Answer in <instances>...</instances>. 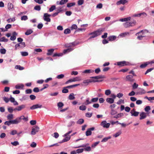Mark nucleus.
I'll list each match as a JSON object with an SVG mask.
<instances>
[{"mask_svg": "<svg viewBox=\"0 0 154 154\" xmlns=\"http://www.w3.org/2000/svg\"><path fill=\"white\" fill-rule=\"evenodd\" d=\"M104 31V29L102 28H100L97 31L92 32L89 34V35H91L89 38V39L96 37L100 35L102 32Z\"/></svg>", "mask_w": 154, "mask_h": 154, "instance_id": "f257e3e1", "label": "nucleus"}, {"mask_svg": "<svg viewBox=\"0 0 154 154\" xmlns=\"http://www.w3.org/2000/svg\"><path fill=\"white\" fill-rule=\"evenodd\" d=\"M136 23V22L135 20H134L130 22H127L124 24V26L125 28H128L135 26Z\"/></svg>", "mask_w": 154, "mask_h": 154, "instance_id": "f03ea898", "label": "nucleus"}, {"mask_svg": "<svg viewBox=\"0 0 154 154\" xmlns=\"http://www.w3.org/2000/svg\"><path fill=\"white\" fill-rule=\"evenodd\" d=\"M39 130V128L37 126H35L32 128L31 134L32 135H35L36 133L38 132Z\"/></svg>", "mask_w": 154, "mask_h": 154, "instance_id": "7ed1b4c3", "label": "nucleus"}, {"mask_svg": "<svg viewBox=\"0 0 154 154\" xmlns=\"http://www.w3.org/2000/svg\"><path fill=\"white\" fill-rule=\"evenodd\" d=\"M117 65L121 66H123L129 65H130V64L128 62L122 61L117 62Z\"/></svg>", "mask_w": 154, "mask_h": 154, "instance_id": "20e7f679", "label": "nucleus"}, {"mask_svg": "<svg viewBox=\"0 0 154 154\" xmlns=\"http://www.w3.org/2000/svg\"><path fill=\"white\" fill-rule=\"evenodd\" d=\"M81 80L80 78L79 77H77L75 78H74L72 79H70L68 81H67L66 83V84H67L69 82H74L76 81H79Z\"/></svg>", "mask_w": 154, "mask_h": 154, "instance_id": "39448f33", "label": "nucleus"}, {"mask_svg": "<svg viewBox=\"0 0 154 154\" xmlns=\"http://www.w3.org/2000/svg\"><path fill=\"white\" fill-rule=\"evenodd\" d=\"M25 46V44L24 42H20L15 45V50H16L18 47L20 48H23Z\"/></svg>", "mask_w": 154, "mask_h": 154, "instance_id": "423d86ee", "label": "nucleus"}, {"mask_svg": "<svg viewBox=\"0 0 154 154\" xmlns=\"http://www.w3.org/2000/svg\"><path fill=\"white\" fill-rule=\"evenodd\" d=\"M110 124L109 123H107L106 121H103L101 123V125L103 126V128H108L110 125Z\"/></svg>", "mask_w": 154, "mask_h": 154, "instance_id": "0eeeda50", "label": "nucleus"}, {"mask_svg": "<svg viewBox=\"0 0 154 154\" xmlns=\"http://www.w3.org/2000/svg\"><path fill=\"white\" fill-rule=\"evenodd\" d=\"M95 129L94 127H92L88 129L86 132V136H90L91 134V131H94Z\"/></svg>", "mask_w": 154, "mask_h": 154, "instance_id": "6e6552de", "label": "nucleus"}, {"mask_svg": "<svg viewBox=\"0 0 154 154\" xmlns=\"http://www.w3.org/2000/svg\"><path fill=\"white\" fill-rule=\"evenodd\" d=\"M43 19L45 21L47 22H50L51 19L49 17V16L48 13H45L44 14Z\"/></svg>", "mask_w": 154, "mask_h": 154, "instance_id": "1a4fd4ad", "label": "nucleus"}, {"mask_svg": "<svg viewBox=\"0 0 154 154\" xmlns=\"http://www.w3.org/2000/svg\"><path fill=\"white\" fill-rule=\"evenodd\" d=\"M130 112L131 114V116H138L139 113V112L136 111L134 109H132L131 111Z\"/></svg>", "mask_w": 154, "mask_h": 154, "instance_id": "9d476101", "label": "nucleus"}, {"mask_svg": "<svg viewBox=\"0 0 154 154\" xmlns=\"http://www.w3.org/2000/svg\"><path fill=\"white\" fill-rule=\"evenodd\" d=\"M42 105L37 104L33 105L32 106L30 107V109H31L33 110L36 109L41 108L42 107Z\"/></svg>", "mask_w": 154, "mask_h": 154, "instance_id": "9b49d317", "label": "nucleus"}, {"mask_svg": "<svg viewBox=\"0 0 154 154\" xmlns=\"http://www.w3.org/2000/svg\"><path fill=\"white\" fill-rule=\"evenodd\" d=\"M25 105H22L17 106L16 108L14 109V110H17L18 111H20L25 108Z\"/></svg>", "mask_w": 154, "mask_h": 154, "instance_id": "f8f14e48", "label": "nucleus"}, {"mask_svg": "<svg viewBox=\"0 0 154 154\" xmlns=\"http://www.w3.org/2000/svg\"><path fill=\"white\" fill-rule=\"evenodd\" d=\"M140 120H142L143 119L145 118L147 116L146 113L144 112H141L140 115Z\"/></svg>", "mask_w": 154, "mask_h": 154, "instance_id": "ddd939ff", "label": "nucleus"}, {"mask_svg": "<svg viewBox=\"0 0 154 154\" xmlns=\"http://www.w3.org/2000/svg\"><path fill=\"white\" fill-rule=\"evenodd\" d=\"M116 38V36L111 35L108 37V39L109 41L112 42L115 40Z\"/></svg>", "mask_w": 154, "mask_h": 154, "instance_id": "4468645a", "label": "nucleus"}, {"mask_svg": "<svg viewBox=\"0 0 154 154\" xmlns=\"http://www.w3.org/2000/svg\"><path fill=\"white\" fill-rule=\"evenodd\" d=\"M11 121L12 124H17L20 122V119H19V118H16L15 120H11Z\"/></svg>", "mask_w": 154, "mask_h": 154, "instance_id": "2eb2a0df", "label": "nucleus"}, {"mask_svg": "<svg viewBox=\"0 0 154 154\" xmlns=\"http://www.w3.org/2000/svg\"><path fill=\"white\" fill-rule=\"evenodd\" d=\"M65 138L62 141L59 142L60 143H63L67 142L69 141L70 139L71 136H68L65 137Z\"/></svg>", "mask_w": 154, "mask_h": 154, "instance_id": "dca6fc26", "label": "nucleus"}, {"mask_svg": "<svg viewBox=\"0 0 154 154\" xmlns=\"http://www.w3.org/2000/svg\"><path fill=\"white\" fill-rule=\"evenodd\" d=\"M91 79H103L105 78V77L104 75H99L97 76H94L91 78Z\"/></svg>", "mask_w": 154, "mask_h": 154, "instance_id": "f3484780", "label": "nucleus"}, {"mask_svg": "<svg viewBox=\"0 0 154 154\" xmlns=\"http://www.w3.org/2000/svg\"><path fill=\"white\" fill-rule=\"evenodd\" d=\"M150 63L149 62H146V63H144L141 64L140 66V68H144L146 67L147 65H148Z\"/></svg>", "mask_w": 154, "mask_h": 154, "instance_id": "a211bd4d", "label": "nucleus"}, {"mask_svg": "<svg viewBox=\"0 0 154 154\" xmlns=\"http://www.w3.org/2000/svg\"><path fill=\"white\" fill-rule=\"evenodd\" d=\"M106 101L110 104L114 102V100L112 98H108L106 99Z\"/></svg>", "mask_w": 154, "mask_h": 154, "instance_id": "6ab92c4d", "label": "nucleus"}, {"mask_svg": "<svg viewBox=\"0 0 154 154\" xmlns=\"http://www.w3.org/2000/svg\"><path fill=\"white\" fill-rule=\"evenodd\" d=\"M54 51V49H51L48 50V52L47 53V55L48 56L51 55L53 53Z\"/></svg>", "mask_w": 154, "mask_h": 154, "instance_id": "aec40b11", "label": "nucleus"}, {"mask_svg": "<svg viewBox=\"0 0 154 154\" xmlns=\"http://www.w3.org/2000/svg\"><path fill=\"white\" fill-rule=\"evenodd\" d=\"M68 2V0H61L58 3V2H57V5H63Z\"/></svg>", "mask_w": 154, "mask_h": 154, "instance_id": "412c9836", "label": "nucleus"}, {"mask_svg": "<svg viewBox=\"0 0 154 154\" xmlns=\"http://www.w3.org/2000/svg\"><path fill=\"white\" fill-rule=\"evenodd\" d=\"M68 98L70 100H74L75 99V97L74 96V94L73 93L70 94L69 95Z\"/></svg>", "mask_w": 154, "mask_h": 154, "instance_id": "4be33fe9", "label": "nucleus"}, {"mask_svg": "<svg viewBox=\"0 0 154 154\" xmlns=\"http://www.w3.org/2000/svg\"><path fill=\"white\" fill-rule=\"evenodd\" d=\"M8 8L9 10H11L13 8L14 6L13 4L11 3H9L8 4Z\"/></svg>", "mask_w": 154, "mask_h": 154, "instance_id": "5701e85b", "label": "nucleus"}, {"mask_svg": "<svg viewBox=\"0 0 154 154\" xmlns=\"http://www.w3.org/2000/svg\"><path fill=\"white\" fill-rule=\"evenodd\" d=\"M127 2L126 0H121L117 2V4L118 5H119L121 4H124Z\"/></svg>", "mask_w": 154, "mask_h": 154, "instance_id": "b1692460", "label": "nucleus"}, {"mask_svg": "<svg viewBox=\"0 0 154 154\" xmlns=\"http://www.w3.org/2000/svg\"><path fill=\"white\" fill-rule=\"evenodd\" d=\"M131 19V17H129L127 18L121 19H120L119 20L121 22L127 21L128 20H130Z\"/></svg>", "mask_w": 154, "mask_h": 154, "instance_id": "393cba45", "label": "nucleus"}, {"mask_svg": "<svg viewBox=\"0 0 154 154\" xmlns=\"http://www.w3.org/2000/svg\"><path fill=\"white\" fill-rule=\"evenodd\" d=\"M75 2L69 3L67 4L66 6L68 8H70L75 6Z\"/></svg>", "mask_w": 154, "mask_h": 154, "instance_id": "a878e982", "label": "nucleus"}, {"mask_svg": "<svg viewBox=\"0 0 154 154\" xmlns=\"http://www.w3.org/2000/svg\"><path fill=\"white\" fill-rule=\"evenodd\" d=\"M80 85L79 84H75L72 85L68 86L66 87V88H72L74 87Z\"/></svg>", "mask_w": 154, "mask_h": 154, "instance_id": "bb28decb", "label": "nucleus"}, {"mask_svg": "<svg viewBox=\"0 0 154 154\" xmlns=\"http://www.w3.org/2000/svg\"><path fill=\"white\" fill-rule=\"evenodd\" d=\"M133 76L132 75H128L126 77V79L127 80L132 81H133Z\"/></svg>", "mask_w": 154, "mask_h": 154, "instance_id": "cd10ccee", "label": "nucleus"}, {"mask_svg": "<svg viewBox=\"0 0 154 154\" xmlns=\"http://www.w3.org/2000/svg\"><path fill=\"white\" fill-rule=\"evenodd\" d=\"M111 138V136H109L107 137L104 138L103 139V140L101 141V142H106L109 139H110Z\"/></svg>", "mask_w": 154, "mask_h": 154, "instance_id": "c85d7f7f", "label": "nucleus"}, {"mask_svg": "<svg viewBox=\"0 0 154 154\" xmlns=\"http://www.w3.org/2000/svg\"><path fill=\"white\" fill-rule=\"evenodd\" d=\"M7 119L8 120H11L13 118V115L12 114H9L7 116Z\"/></svg>", "mask_w": 154, "mask_h": 154, "instance_id": "c756f323", "label": "nucleus"}, {"mask_svg": "<svg viewBox=\"0 0 154 154\" xmlns=\"http://www.w3.org/2000/svg\"><path fill=\"white\" fill-rule=\"evenodd\" d=\"M72 50H73V49L72 48H69L66 49H65V50H63V53L64 54H66L67 52H69L71 51H72Z\"/></svg>", "mask_w": 154, "mask_h": 154, "instance_id": "7c9ffc66", "label": "nucleus"}, {"mask_svg": "<svg viewBox=\"0 0 154 154\" xmlns=\"http://www.w3.org/2000/svg\"><path fill=\"white\" fill-rule=\"evenodd\" d=\"M87 81V82L88 83H89L91 82H98V81H99V80H97L91 79L88 80Z\"/></svg>", "mask_w": 154, "mask_h": 154, "instance_id": "2f4dec72", "label": "nucleus"}, {"mask_svg": "<svg viewBox=\"0 0 154 154\" xmlns=\"http://www.w3.org/2000/svg\"><path fill=\"white\" fill-rule=\"evenodd\" d=\"M121 133L122 132L121 131H119L116 133L115 134H114L113 136L115 137H117L119 136L121 134Z\"/></svg>", "mask_w": 154, "mask_h": 154, "instance_id": "473e14b6", "label": "nucleus"}, {"mask_svg": "<svg viewBox=\"0 0 154 154\" xmlns=\"http://www.w3.org/2000/svg\"><path fill=\"white\" fill-rule=\"evenodd\" d=\"M94 71L93 70L91 69H86L83 72V73H90L93 72Z\"/></svg>", "mask_w": 154, "mask_h": 154, "instance_id": "72a5a7b5", "label": "nucleus"}, {"mask_svg": "<svg viewBox=\"0 0 154 154\" xmlns=\"http://www.w3.org/2000/svg\"><path fill=\"white\" fill-rule=\"evenodd\" d=\"M146 31V30H142L140 31L139 32L135 34V35L136 36H137L138 35H140V33H142V35H144V33Z\"/></svg>", "mask_w": 154, "mask_h": 154, "instance_id": "f704fd0d", "label": "nucleus"}, {"mask_svg": "<svg viewBox=\"0 0 154 154\" xmlns=\"http://www.w3.org/2000/svg\"><path fill=\"white\" fill-rule=\"evenodd\" d=\"M33 31L31 29L28 30L25 32V34L26 35H29L32 33Z\"/></svg>", "mask_w": 154, "mask_h": 154, "instance_id": "c9c22d12", "label": "nucleus"}, {"mask_svg": "<svg viewBox=\"0 0 154 154\" xmlns=\"http://www.w3.org/2000/svg\"><path fill=\"white\" fill-rule=\"evenodd\" d=\"M67 88H66V87H64L62 90V92L64 93H66L68 92L69 91Z\"/></svg>", "mask_w": 154, "mask_h": 154, "instance_id": "e433bc0d", "label": "nucleus"}, {"mask_svg": "<svg viewBox=\"0 0 154 154\" xmlns=\"http://www.w3.org/2000/svg\"><path fill=\"white\" fill-rule=\"evenodd\" d=\"M137 37V38L139 40H141L142 39L143 37H145V36L143 35H138Z\"/></svg>", "mask_w": 154, "mask_h": 154, "instance_id": "4c0bfd02", "label": "nucleus"}, {"mask_svg": "<svg viewBox=\"0 0 154 154\" xmlns=\"http://www.w3.org/2000/svg\"><path fill=\"white\" fill-rule=\"evenodd\" d=\"M71 32V31L69 29H67L64 30V33L65 34H67L70 33Z\"/></svg>", "mask_w": 154, "mask_h": 154, "instance_id": "58836bf2", "label": "nucleus"}, {"mask_svg": "<svg viewBox=\"0 0 154 154\" xmlns=\"http://www.w3.org/2000/svg\"><path fill=\"white\" fill-rule=\"evenodd\" d=\"M8 41V39L4 37L0 38V42H7Z\"/></svg>", "mask_w": 154, "mask_h": 154, "instance_id": "ea45409f", "label": "nucleus"}, {"mask_svg": "<svg viewBox=\"0 0 154 154\" xmlns=\"http://www.w3.org/2000/svg\"><path fill=\"white\" fill-rule=\"evenodd\" d=\"M84 122V120L83 119H80L77 121V123L79 124H82Z\"/></svg>", "mask_w": 154, "mask_h": 154, "instance_id": "a19ab883", "label": "nucleus"}, {"mask_svg": "<svg viewBox=\"0 0 154 154\" xmlns=\"http://www.w3.org/2000/svg\"><path fill=\"white\" fill-rule=\"evenodd\" d=\"M4 124L8 126L10 125H11L12 124L11 120H9L8 121L5 122L4 123Z\"/></svg>", "mask_w": 154, "mask_h": 154, "instance_id": "79ce46f5", "label": "nucleus"}, {"mask_svg": "<svg viewBox=\"0 0 154 154\" xmlns=\"http://www.w3.org/2000/svg\"><path fill=\"white\" fill-rule=\"evenodd\" d=\"M16 69H19L20 70H23L24 69V68L23 67L21 66L20 65H16L15 66Z\"/></svg>", "mask_w": 154, "mask_h": 154, "instance_id": "37998d69", "label": "nucleus"}, {"mask_svg": "<svg viewBox=\"0 0 154 154\" xmlns=\"http://www.w3.org/2000/svg\"><path fill=\"white\" fill-rule=\"evenodd\" d=\"M111 93V91L109 89L106 90L105 91V94L107 96L109 95Z\"/></svg>", "mask_w": 154, "mask_h": 154, "instance_id": "c03bdc74", "label": "nucleus"}, {"mask_svg": "<svg viewBox=\"0 0 154 154\" xmlns=\"http://www.w3.org/2000/svg\"><path fill=\"white\" fill-rule=\"evenodd\" d=\"M56 9V6L54 5H52L49 9L50 12H52Z\"/></svg>", "mask_w": 154, "mask_h": 154, "instance_id": "a18cd8bd", "label": "nucleus"}, {"mask_svg": "<svg viewBox=\"0 0 154 154\" xmlns=\"http://www.w3.org/2000/svg\"><path fill=\"white\" fill-rule=\"evenodd\" d=\"M79 109L81 110H85L86 109V107L85 106L82 105L79 106Z\"/></svg>", "mask_w": 154, "mask_h": 154, "instance_id": "49530a36", "label": "nucleus"}, {"mask_svg": "<svg viewBox=\"0 0 154 154\" xmlns=\"http://www.w3.org/2000/svg\"><path fill=\"white\" fill-rule=\"evenodd\" d=\"M6 52V50L4 48L1 49H0V52L2 54H5Z\"/></svg>", "mask_w": 154, "mask_h": 154, "instance_id": "de8ad7c7", "label": "nucleus"}, {"mask_svg": "<svg viewBox=\"0 0 154 154\" xmlns=\"http://www.w3.org/2000/svg\"><path fill=\"white\" fill-rule=\"evenodd\" d=\"M150 107L149 106H147L145 108L144 110L146 112H148L150 110Z\"/></svg>", "mask_w": 154, "mask_h": 154, "instance_id": "09e8293b", "label": "nucleus"}, {"mask_svg": "<svg viewBox=\"0 0 154 154\" xmlns=\"http://www.w3.org/2000/svg\"><path fill=\"white\" fill-rule=\"evenodd\" d=\"M21 54L23 56H26L28 55V53L27 52H21Z\"/></svg>", "mask_w": 154, "mask_h": 154, "instance_id": "8fccbe9b", "label": "nucleus"}, {"mask_svg": "<svg viewBox=\"0 0 154 154\" xmlns=\"http://www.w3.org/2000/svg\"><path fill=\"white\" fill-rule=\"evenodd\" d=\"M84 2V0H79L78 1V5H82Z\"/></svg>", "mask_w": 154, "mask_h": 154, "instance_id": "3c124183", "label": "nucleus"}, {"mask_svg": "<svg viewBox=\"0 0 154 154\" xmlns=\"http://www.w3.org/2000/svg\"><path fill=\"white\" fill-rule=\"evenodd\" d=\"M117 113V112L115 110L112 109L110 112V114L112 115H114Z\"/></svg>", "mask_w": 154, "mask_h": 154, "instance_id": "603ef678", "label": "nucleus"}, {"mask_svg": "<svg viewBox=\"0 0 154 154\" xmlns=\"http://www.w3.org/2000/svg\"><path fill=\"white\" fill-rule=\"evenodd\" d=\"M24 87V86L23 85H17L15 86V88L16 89H19L20 88H23Z\"/></svg>", "mask_w": 154, "mask_h": 154, "instance_id": "864d4df0", "label": "nucleus"}, {"mask_svg": "<svg viewBox=\"0 0 154 154\" xmlns=\"http://www.w3.org/2000/svg\"><path fill=\"white\" fill-rule=\"evenodd\" d=\"M34 9L39 11L41 10V7L40 5H36L34 7Z\"/></svg>", "mask_w": 154, "mask_h": 154, "instance_id": "5fc2aeb1", "label": "nucleus"}, {"mask_svg": "<svg viewBox=\"0 0 154 154\" xmlns=\"http://www.w3.org/2000/svg\"><path fill=\"white\" fill-rule=\"evenodd\" d=\"M21 19L22 20H26L28 19L26 15L23 16L21 17Z\"/></svg>", "mask_w": 154, "mask_h": 154, "instance_id": "6e6d98bb", "label": "nucleus"}, {"mask_svg": "<svg viewBox=\"0 0 154 154\" xmlns=\"http://www.w3.org/2000/svg\"><path fill=\"white\" fill-rule=\"evenodd\" d=\"M98 100V97L93 98L91 100V102H96Z\"/></svg>", "mask_w": 154, "mask_h": 154, "instance_id": "4d7b16f0", "label": "nucleus"}, {"mask_svg": "<svg viewBox=\"0 0 154 154\" xmlns=\"http://www.w3.org/2000/svg\"><path fill=\"white\" fill-rule=\"evenodd\" d=\"M25 92L26 94H30L32 93V90L30 89H26L25 91Z\"/></svg>", "mask_w": 154, "mask_h": 154, "instance_id": "13d9d810", "label": "nucleus"}, {"mask_svg": "<svg viewBox=\"0 0 154 154\" xmlns=\"http://www.w3.org/2000/svg\"><path fill=\"white\" fill-rule=\"evenodd\" d=\"M84 150V149H79L76 150V152L77 153H82L83 152Z\"/></svg>", "mask_w": 154, "mask_h": 154, "instance_id": "bf43d9fd", "label": "nucleus"}, {"mask_svg": "<svg viewBox=\"0 0 154 154\" xmlns=\"http://www.w3.org/2000/svg\"><path fill=\"white\" fill-rule=\"evenodd\" d=\"M138 85L136 83H134V84L132 85L133 89H135L137 88L138 87Z\"/></svg>", "mask_w": 154, "mask_h": 154, "instance_id": "052dcab7", "label": "nucleus"}, {"mask_svg": "<svg viewBox=\"0 0 154 154\" xmlns=\"http://www.w3.org/2000/svg\"><path fill=\"white\" fill-rule=\"evenodd\" d=\"M11 144L13 146H16L19 144V143L18 141H15L13 142H11Z\"/></svg>", "mask_w": 154, "mask_h": 154, "instance_id": "680f3d73", "label": "nucleus"}, {"mask_svg": "<svg viewBox=\"0 0 154 154\" xmlns=\"http://www.w3.org/2000/svg\"><path fill=\"white\" fill-rule=\"evenodd\" d=\"M64 77V75L63 74H61L60 75H58L57 77V78L58 79H61L63 78Z\"/></svg>", "mask_w": 154, "mask_h": 154, "instance_id": "e2e57ef3", "label": "nucleus"}, {"mask_svg": "<svg viewBox=\"0 0 154 154\" xmlns=\"http://www.w3.org/2000/svg\"><path fill=\"white\" fill-rule=\"evenodd\" d=\"M146 16V14L145 12L140 13V17H145Z\"/></svg>", "mask_w": 154, "mask_h": 154, "instance_id": "0e129e2a", "label": "nucleus"}, {"mask_svg": "<svg viewBox=\"0 0 154 154\" xmlns=\"http://www.w3.org/2000/svg\"><path fill=\"white\" fill-rule=\"evenodd\" d=\"M63 105L64 104L62 102H60L57 104V106L59 108L63 107Z\"/></svg>", "mask_w": 154, "mask_h": 154, "instance_id": "69168bd1", "label": "nucleus"}, {"mask_svg": "<svg viewBox=\"0 0 154 154\" xmlns=\"http://www.w3.org/2000/svg\"><path fill=\"white\" fill-rule=\"evenodd\" d=\"M123 95V94L122 93H119L117 94L116 97H118L119 98L122 97Z\"/></svg>", "mask_w": 154, "mask_h": 154, "instance_id": "338daca9", "label": "nucleus"}, {"mask_svg": "<svg viewBox=\"0 0 154 154\" xmlns=\"http://www.w3.org/2000/svg\"><path fill=\"white\" fill-rule=\"evenodd\" d=\"M30 123L32 125H34L36 123V121L35 120H32L30 121Z\"/></svg>", "mask_w": 154, "mask_h": 154, "instance_id": "774afa93", "label": "nucleus"}]
</instances>
